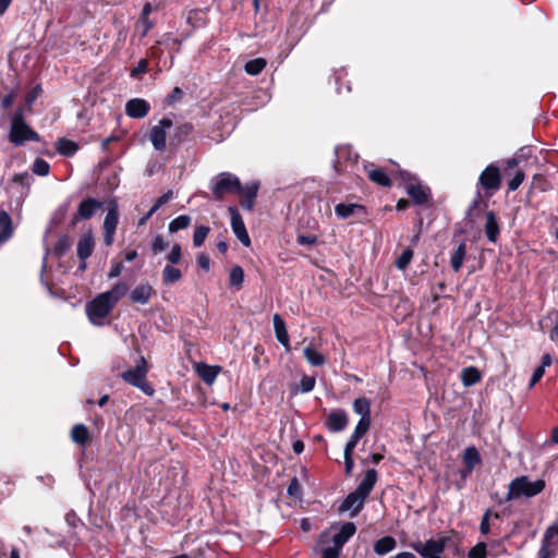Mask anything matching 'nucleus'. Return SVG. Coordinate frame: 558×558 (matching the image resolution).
Returning <instances> with one entry per match:
<instances>
[{"instance_id": "f8f14e48", "label": "nucleus", "mask_w": 558, "mask_h": 558, "mask_svg": "<svg viewBox=\"0 0 558 558\" xmlns=\"http://www.w3.org/2000/svg\"><path fill=\"white\" fill-rule=\"evenodd\" d=\"M119 222V213L116 205L109 207L104 220V243L111 246L114 242V233Z\"/></svg>"}, {"instance_id": "a19ab883", "label": "nucleus", "mask_w": 558, "mask_h": 558, "mask_svg": "<svg viewBox=\"0 0 558 558\" xmlns=\"http://www.w3.org/2000/svg\"><path fill=\"white\" fill-rule=\"evenodd\" d=\"M413 250L408 247L405 248L400 256L396 260V267L400 270H404L410 265L412 258H413Z\"/></svg>"}, {"instance_id": "e433bc0d", "label": "nucleus", "mask_w": 558, "mask_h": 558, "mask_svg": "<svg viewBox=\"0 0 558 558\" xmlns=\"http://www.w3.org/2000/svg\"><path fill=\"white\" fill-rule=\"evenodd\" d=\"M192 218L189 215H181L170 221L168 229L170 233H175L186 229L191 225Z\"/></svg>"}, {"instance_id": "7c9ffc66", "label": "nucleus", "mask_w": 558, "mask_h": 558, "mask_svg": "<svg viewBox=\"0 0 558 558\" xmlns=\"http://www.w3.org/2000/svg\"><path fill=\"white\" fill-rule=\"evenodd\" d=\"M555 545V541H553V529H547L544 533L542 545L537 554V558H549L550 557V547Z\"/></svg>"}, {"instance_id": "2eb2a0df", "label": "nucleus", "mask_w": 558, "mask_h": 558, "mask_svg": "<svg viewBox=\"0 0 558 558\" xmlns=\"http://www.w3.org/2000/svg\"><path fill=\"white\" fill-rule=\"evenodd\" d=\"M348 425V415L344 410L337 409L332 410L326 420V426L330 432L339 433L343 430Z\"/></svg>"}, {"instance_id": "72a5a7b5", "label": "nucleus", "mask_w": 558, "mask_h": 558, "mask_svg": "<svg viewBox=\"0 0 558 558\" xmlns=\"http://www.w3.org/2000/svg\"><path fill=\"white\" fill-rule=\"evenodd\" d=\"M356 209H363V206L359 204H344L340 203L335 207V213L338 218L347 219L352 216Z\"/></svg>"}, {"instance_id": "c03bdc74", "label": "nucleus", "mask_w": 558, "mask_h": 558, "mask_svg": "<svg viewBox=\"0 0 558 558\" xmlns=\"http://www.w3.org/2000/svg\"><path fill=\"white\" fill-rule=\"evenodd\" d=\"M182 258V250L179 243L172 245L170 252L167 254L166 259L168 265H178Z\"/></svg>"}, {"instance_id": "09e8293b", "label": "nucleus", "mask_w": 558, "mask_h": 558, "mask_svg": "<svg viewBox=\"0 0 558 558\" xmlns=\"http://www.w3.org/2000/svg\"><path fill=\"white\" fill-rule=\"evenodd\" d=\"M168 246H169L168 242L165 241L162 235H159V234L154 236L151 244H150L151 252L155 255L165 251L166 248H168Z\"/></svg>"}, {"instance_id": "680f3d73", "label": "nucleus", "mask_w": 558, "mask_h": 558, "mask_svg": "<svg viewBox=\"0 0 558 558\" xmlns=\"http://www.w3.org/2000/svg\"><path fill=\"white\" fill-rule=\"evenodd\" d=\"M41 92H43L41 85L38 84V85L34 86L26 95V104L28 106H32V104L39 97Z\"/></svg>"}, {"instance_id": "bb28decb", "label": "nucleus", "mask_w": 558, "mask_h": 558, "mask_svg": "<svg viewBox=\"0 0 558 558\" xmlns=\"http://www.w3.org/2000/svg\"><path fill=\"white\" fill-rule=\"evenodd\" d=\"M481 379H482V374L474 366H469L461 371V381L464 387H471V386L477 384L478 381H481Z\"/></svg>"}, {"instance_id": "9d476101", "label": "nucleus", "mask_w": 558, "mask_h": 558, "mask_svg": "<svg viewBox=\"0 0 558 558\" xmlns=\"http://www.w3.org/2000/svg\"><path fill=\"white\" fill-rule=\"evenodd\" d=\"M402 178L404 181L409 182L407 186V193L414 201V203L417 205L426 204L430 196L429 190L420 183L411 182L414 178H412L410 173L402 172Z\"/></svg>"}, {"instance_id": "0e129e2a", "label": "nucleus", "mask_w": 558, "mask_h": 558, "mask_svg": "<svg viewBox=\"0 0 558 558\" xmlns=\"http://www.w3.org/2000/svg\"><path fill=\"white\" fill-rule=\"evenodd\" d=\"M341 548H338L336 545L324 548L322 553V558H338Z\"/></svg>"}, {"instance_id": "a18cd8bd", "label": "nucleus", "mask_w": 558, "mask_h": 558, "mask_svg": "<svg viewBox=\"0 0 558 558\" xmlns=\"http://www.w3.org/2000/svg\"><path fill=\"white\" fill-rule=\"evenodd\" d=\"M71 246L70 239L66 234L61 235L56 245H54V254L58 256H62Z\"/></svg>"}, {"instance_id": "69168bd1", "label": "nucleus", "mask_w": 558, "mask_h": 558, "mask_svg": "<svg viewBox=\"0 0 558 558\" xmlns=\"http://www.w3.org/2000/svg\"><path fill=\"white\" fill-rule=\"evenodd\" d=\"M544 373H545V371L543 369V367L537 366L534 369L531 380H530V385H529L530 388L534 387L542 379V377L544 376Z\"/></svg>"}, {"instance_id": "2f4dec72", "label": "nucleus", "mask_w": 558, "mask_h": 558, "mask_svg": "<svg viewBox=\"0 0 558 558\" xmlns=\"http://www.w3.org/2000/svg\"><path fill=\"white\" fill-rule=\"evenodd\" d=\"M304 357L312 366H322L326 362V357L313 347L308 345L303 350Z\"/></svg>"}, {"instance_id": "8fccbe9b", "label": "nucleus", "mask_w": 558, "mask_h": 558, "mask_svg": "<svg viewBox=\"0 0 558 558\" xmlns=\"http://www.w3.org/2000/svg\"><path fill=\"white\" fill-rule=\"evenodd\" d=\"M316 384V379L313 376L304 375L300 381V391L302 393L311 392Z\"/></svg>"}, {"instance_id": "4d7b16f0", "label": "nucleus", "mask_w": 558, "mask_h": 558, "mask_svg": "<svg viewBox=\"0 0 558 558\" xmlns=\"http://www.w3.org/2000/svg\"><path fill=\"white\" fill-rule=\"evenodd\" d=\"M287 494L290 496V497H293V498H300L301 497V486L299 484V481L296 477H293L291 481H290V484L287 488Z\"/></svg>"}, {"instance_id": "37998d69", "label": "nucleus", "mask_w": 558, "mask_h": 558, "mask_svg": "<svg viewBox=\"0 0 558 558\" xmlns=\"http://www.w3.org/2000/svg\"><path fill=\"white\" fill-rule=\"evenodd\" d=\"M32 171L40 177L49 174L50 165L43 158H36L32 166Z\"/></svg>"}, {"instance_id": "0eeeda50", "label": "nucleus", "mask_w": 558, "mask_h": 558, "mask_svg": "<svg viewBox=\"0 0 558 558\" xmlns=\"http://www.w3.org/2000/svg\"><path fill=\"white\" fill-rule=\"evenodd\" d=\"M173 125L171 119L165 117L149 132V140L157 151H163L167 146V131Z\"/></svg>"}, {"instance_id": "c9c22d12", "label": "nucleus", "mask_w": 558, "mask_h": 558, "mask_svg": "<svg viewBox=\"0 0 558 558\" xmlns=\"http://www.w3.org/2000/svg\"><path fill=\"white\" fill-rule=\"evenodd\" d=\"M88 429L83 424H76L71 432V438L75 444L85 445L88 440Z\"/></svg>"}, {"instance_id": "dca6fc26", "label": "nucleus", "mask_w": 558, "mask_h": 558, "mask_svg": "<svg viewBox=\"0 0 558 558\" xmlns=\"http://www.w3.org/2000/svg\"><path fill=\"white\" fill-rule=\"evenodd\" d=\"M272 320L277 340L284 347L286 352H290L291 345L284 320L279 314H275Z\"/></svg>"}, {"instance_id": "49530a36", "label": "nucleus", "mask_w": 558, "mask_h": 558, "mask_svg": "<svg viewBox=\"0 0 558 558\" xmlns=\"http://www.w3.org/2000/svg\"><path fill=\"white\" fill-rule=\"evenodd\" d=\"M469 558H486L487 557V547L484 542L477 543L474 547H472L468 554Z\"/></svg>"}, {"instance_id": "a878e982", "label": "nucleus", "mask_w": 558, "mask_h": 558, "mask_svg": "<svg viewBox=\"0 0 558 558\" xmlns=\"http://www.w3.org/2000/svg\"><path fill=\"white\" fill-rule=\"evenodd\" d=\"M353 411L361 415L360 420H364L366 424H371V402L366 398H357L353 402Z\"/></svg>"}, {"instance_id": "f03ea898", "label": "nucleus", "mask_w": 558, "mask_h": 558, "mask_svg": "<svg viewBox=\"0 0 558 558\" xmlns=\"http://www.w3.org/2000/svg\"><path fill=\"white\" fill-rule=\"evenodd\" d=\"M546 484L544 480L531 481L529 476L521 475L513 478L509 486L506 495V501L519 499L521 497L532 498L541 494Z\"/></svg>"}, {"instance_id": "864d4df0", "label": "nucleus", "mask_w": 558, "mask_h": 558, "mask_svg": "<svg viewBox=\"0 0 558 558\" xmlns=\"http://www.w3.org/2000/svg\"><path fill=\"white\" fill-rule=\"evenodd\" d=\"M525 179V174L523 170H517L513 178L508 183L509 191L513 192L519 189V186L522 184V182Z\"/></svg>"}, {"instance_id": "7ed1b4c3", "label": "nucleus", "mask_w": 558, "mask_h": 558, "mask_svg": "<svg viewBox=\"0 0 558 558\" xmlns=\"http://www.w3.org/2000/svg\"><path fill=\"white\" fill-rule=\"evenodd\" d=\"M39 134L26 124L24 111L19 108L11 118L9 141L15 146H22L27 141L38 142Z\"/></svg>"}, {"instance_id": "13d9d810", "label": "nucleus", "mask_w": 558, "mask_h": 558, "mask_svg": "<svg viewBox=\"0 0 558 558\" xmlns=\"http://www.w3.org/2000/svg\"><path fill=\"white\" fill-rule=\"evenodd\" d=\"M354 468L353 451L344 450V471L347 475H351Z\"/></svg>"}, {"instance_id": "20e7f679", "label": "nucleus", "mask_w": 558, "mask_h": 558, "mask_svg": "<svg viewBox=\"0 0 558 558\" xmlns=\"http://www.w3.org/2000/svg\"><path fill=\"white\" fill-rule=\"evenodd\" d=\"M148 366L144 356H140L136 365L121 373V378L129 385L138 388L146 396L155 393L154 387L147 381Z\"/></svg>"}, {"instance_id": "052dcab7", "label": "nucleus", "mask_w": 558, "mask_h": 558, "mask_svg": "<svg viewBox=\"0 0 558 558\" xmlns=\"http://www.w3.org/2000/svg\"><path fill=\"white\" fill-rule=\"evenodd\" d=\"M489 517H490V510L487 509L484 512L482 520H481V524H480V531L484 535L488 534L490 531Z\"/></svg>"}, {"instance_id": "412c9836", "label": "nucleus", "mask_w": 558, "mask_h": 558, "mask_svg": "<svg viewBox=\"0 0 558 558\" xmlns=\"http://www.w3.org/2000/svg\"><path fill=\"white\" fill-rule=\"evenodd\" d=\"M369 426L371 424H366L364 420H360L350 439L348 440L344 450L354 451V448L356 447L359 440L367 433Z\"/></svg>"}, {"instance_id": "58836bf2", "label": "nucleus", "mask_w": 558, "mask_h": 558, "mask_svg": "<svg viewBox=\"0 0 558 558\" xmlns=\"http://www.w3.org/2000/svg\"><path fill=\"white\" fill-rule=\"evenodd\" d=\"M258 189H259L258 182L254 181V182L246 184L245 186L241 185V187L236 192V194L241 195L243 198L255 199V197L257 196V193H258Z\"/></svg>"}, {"instance_id": "4468645a", "label": "nucleus", "mask_w": 558, "mask_h": 558, "mask_svg": "<svg viewBox=\"0 0 558 558\" xmlns=\"http://www.w3.org/2000/svg\"><path fill=\"white\" fill-rule=\"evenodd\" d=\"M150 111V105L143 98H133L126 101L125 112L130 118L142 119Z\"/></svg>"}, {"instance_id": "c756f323", "label": "nucleus", "mask_w": 558, "mask_h": 558, "mask_svg": "<svg viewBox=\"0 0 558 558\" xmlns=\"http://www.w3.org/2000/svg\"><path fill=\"white\" fill-rule=\"evenodd\" d=\"M465 256H466V245L464 242H462L458 245V247L454 250V252L452 253V255L450 257V266L452 267V269L456 272H458L461 269L463 262L465 259Z\"/></svg>"}, {"instance_id": "b1692460", "label": "nucleus", "mask_w": 558, "mask_h": 558, "mask_svg": "<svg viewBox=\"0 0 558 558\" xmlns=\"http://www.w3.org/2000/svg\"><path fill=\"white\" fill-rule=\"evenodd\" d=\"M197 374L202 378V380L207 385H213L216 380L219 372L221 371L220 366H210L207 364H199L197 366Z\"/></svg>"}, {"instance_id": "1a4fd4ad", "label": "nucleus", "mask_w": 558, "mask_h": 558, "mask_svg": "<svg viewBox=\"0 0 558 558\" xmlns=\"http://www.w3.org/2000/svg\"><path fill=\"white\" fill-rule=\"evenodd\" d=\"M228 210L230 213L231 229L234 235L245 247L251 246L250 235L247 233L246 227L238 208L231 206L228 208Z\"/></svg>"}, {"instance_id": "a211bd4d", "label": "nucleus", "mask_w": 558, "mask_h": 558, "mask_svg": "<svg viewBox=\"0 0 558 558\" xmlns=\"http://www.w3.org/2000/svg\"><path fill=\"white\" fill-rule=\"evenodd\" d=\"M486 222L484 226L486 238L489 242L496 243L500 232L497 216L493 210L485 214Z\"/></svg>"}, {"instance_id": "5701e85b", "label": "nucleus", "mask_w": 558, "mask_h": 558, "mask_svg": "<svg viewBox=\"0 0 558 558\" xmlns=\"http://www.w3.org/2000/svg\"><path fill=\"white\" fill-rule=\"evenodd\" d=\"M396 547V538L389 535L377 539L373 546L375 554H377L378 556H385L395 550Z\"/></svg>"}, {"instance_id": "e2e57ef3", "label": "nucleus", "mask_w": 558, "mask_h": 558, "mask_svg": "<svg viewBox=\"0 0 558 558\" xmlns=\"http://www.w3.org/2000/svg\"><path fill=\"white\" fill-rule=\"evenodd\" d=\"M197 265L205 271H208L210 268V258L206 253H199L197 255Z\"/></svg>"}, {"instance_id": "ea45409f", "label": "nucleus", "mask_w": 558, "mask_h": 558, "mask_svg": "<svg viewBox=\"0 0 558 558\" xmlns=\"http://www.w3.org/2000/svg\"><path fill=\"white\" fill-rule=\"evenodd\" d=\"M209 231L210 229L207 226H197L193 234V245L195 247H201L204 244Z\"/></svg>"}, {"instance_id": "6e6552de", "label": "nucleus", "mask_w": 558, "mask_h": 558, "mask_svg": "<svg viewBox=\"0 0 558 558\" xmlns=\"http://www.w3.org/2000/svg\"><path fill=\"white\" fill-rule=\"evenodd\" d=\"M102 202L94 197L85 198L80 203L77 207V213L73 216L71 220V226L74 227L81 219H90L95 215V213L102 207Z\"/></svg>"}, {"instance_id": "338daca9", "label": "nucleus", "mask_w": 558, "mask_h": 558, "mask_svg": "<svg viewBox=\"0 0 558 558\" xmlns=\"http://www.w3.org/2000/svg\"><path fill=\"white\" fill-rule=\"evenodd\" d=\"M183 96V92L179 87H174L171 94L168 96V102L172 104L177 100H180Z\"/></svg>"}, {"instance_id": "603ef678", "label": "nucleus", "mask_w": 558, "mask_h": 558, "mask_svg": "<svg viewBox=\"0 0 558 558\" xmlns=\"http://www.w3.org/2000/svg\"><path fill=\"white\" fill-rule=\"evenodd\" d=\"M147 69H148V61L146 59H141L137 62L136 66H134L131 70L130 76L133 78H138V77H141L142 74L147 72Z\"/></svg>"}, {"instance_id": "423d86ee", "label": "nucleus", "mask_w": 558, "mask_h": 558, "mask_svg": "<svg viewBox=\"0 0 558 558\" xmlns=\"http://www.w3.org/2000/svg\"><path fill=\"white\" fill-rule=\"evenodd\" d=\"M449 541L450 537L441 536L437 539L430 538L424 543H412L411 548L422 558H441V554L445 551L446 545Z\"/></svg>"}, {"instance_id": "3c124183", "label": "nucleus", "mask_w": 558, "mask_h": 558, "mask_svg": "<svg viewBox=\"0 0 558 558\" xmlns=\"http://www.w3.org/2000/svg\"><path fill=\"white\" fill-rule=\"evenodd\" d=\"M151 28L153 22L149 19H138L136 31L140 33L141 37H146Z\"/></svg>"}, {"instance_id": "774afa93", "label": "nucleus", "mask_w": 558, "mask_h": 558, "mask_svg": "<svg viewBox=\"0 0 558 558\" xmlns=\"http://www.w3.org/2000/svg\"><path fill=\"white\" fill-rule=\"evenodd\" d=\"M13 104V94L10 93L8 95H5L2 99H1V107L3 109H8L9 107H11Z\"/></svg>"}, {"instance_id": "79ce46f5", "label": "nucleus", "mask_w": 558, "mask_h": 558, "mask_svg": "<svg viewBox=\"0 0 558 558\" xmlns=\"http://www.w3.org/2000/svg\"><path fill=\"white\" fill-rule=\"evenodd\" d=\"M244 280V271L241 266L235 265L230 270L229 281L230 286L240 287Z\"/></svg>"}, {"instance_id": "ddd939ff", "label": "nucleus", "mask_w": 558, "mask_h": 558, "mask_svg": "<svg viewBox=\"0 0 558 558\" xmlns=\"http://www.w3.org/2000/svg\"><path fill=\"white\" fill-rule=\"evenodd\" d=\"M366 497L356 489L350 493L339 506L340 512L350 511V517L354 518L363 508Z\"/></svg>"}, {"instance_id": "de8ad7c7", "label": "nucleus", "mask_w": 558, "mask_h": 558, "mask_svg": "<svg viewBox=\"0 0 558 558\" xmlns=\"http://www.w3.org/2000/svg\"><path fill=\"white\" fill-rule=\"evenodd\" d=\"M192 125L190 123H183L177 128L174 138L178 143L185 141L192 132Z\"/></svg>"}, {"instance_id": "c85d7f7f", "label": "nucleus", "mask_w": 558, "mask_h": 558, "mask_svg": "<svg viewBox=\"0 0 558 558\" xmlns=\"http://www.w3.org/2000/svg\"><path fill=\"white\" fill-rule=\"evenodd\" d=\"M162 283L166 286H171L182 278V271L173 266V265H166L161 272Z\"/></svg>"}, {"instance_id": "4c0bfd02", "label": "nucleus", "mask_w": 558, "mask_h": 558, "mask_svg": "<svg viewBox=\"0 0 558 558\" xmlns=\"http://www.w3.org/2000/svg\"><path fill=\"white\" fill-rule=\"evenodd\" d=\"M368 178L371 181L381 186H389L391 183L388 174L381 169H372L368 172Z\"/></svg>"}, {"instance_id": "9b49d317", "label": "nucleus", "mask_w": 558, "mask_h": 558, "mask_svg": "<svg viewBox=\"0 0 558 558\" xmlns=\"http://www.w3.org/2000/svg\"><path fill=\"white\" fill-rule=\"evenodd\" d=\"M478 183L486 191L495 192L499 190L501 183L499 168L493 163L487 166L481 173Z\"/></svg>"}, {"instance_id": "5fc2aeb1", "label": "nucleus", "mask_w": 558, "mask_h": 558, "mask_svg": "<svg viewBox=\"0 0 558 558\" xmlns=\"http://www.w3.org/2000/svg\"><path fill=\"white\" fill-rule=\"evenodd\" d=\"M172 196H173L172 191H168L165 194H162L161 196H159L156 199L155 204L151 206L150 214H155L162 205L168 203L172 198Z\"/></svg>"}, {"instance_id": "6e6d98bb", "label": "nucleus", "mask_w": 558, "mask_h": 558, "mask_svg": "<svg viewBox=\"0 0 558 558\" xmlns=\"http://www.w3.org/2000/svg\"><path fill=\"white\" fill-rule=\"evenodd\" d=\"M317 235L315 234H298L296 243L303 246H312L317 243Z\"/></svg>"}, {"instance_id": "aec40b11", "label": "nucleus", "mask_w": 558, "mask_h": 558, "mask_svg": "<svg viewBox=\"0 0 558 558\" xmlns=\"http://www.w3.org/2000/svg\"><path fill=\"white\" fill-rule=\"evenodd\" d=\"M94 238L92 232H86L77 242L76 252L80 259H87L94 252Z\"/></svg>"}, {"instance_id": "4be33fe9", "label": "nucleus", "mask_w": 558, "mask_h": 558, "mask_svg": "<svg viewBox=\"0 0 558 558\" xmlns=\"http://www.w3.org/2000/svg\"><path fill=\"white\" fill-rule=\"evenodd\" d=\"M377 482V472L375 469H369L366 471L365 476L361 481V483L357 485L356 490L365 496L371 494L372 489L374 488L375 484Z\"/></svg>"}, {"instance_id": "cd10ccee", "label": "nucleus", "mask_w": 558, "mask_h": 558, "mask_svg": "<svg viewBox=\"0 0 558 558\" xmlns=\"http://www.w3.org/2000/svg\"><path fill=\"white\" fill-rule=\"evenodd\" d=\"M481 462V457L475 447H468L463 453V463L466 468V473H471L475 466Z\"/></svg>"}, {"instance_id": "bf43d9fd", "label": "nucleus", "mask_w": 558, "mask_h": 558, "mask_svg": "<svg viewBox=\"0 0 558 558\" xmlns=\"http://www.w3.org/2000/svg\"><path fill=\"white\" fill-rule=\"evenodd\" d=\"M122 270H123V264L121 262L112 260L110 270L108 272V278L109 279L118 278L122 274Z\"/></svg>"}, {"instance_id": "393cba45", "label": "nucleus", "mask_w": 558, "mask_h": 558, "mask_svg": "<svg viewBox=\"0 0 558 558\" xmlns=\"http://www.w3.org/2000/svg\"><path fill=\"white\" fill-rule=\"evenodd\" d=\"M0 244L7 242L13 234L11 216L5 210H0Z\"/></svg>"}, {"instance_id": "6ab92c4d", "label": "nucleus", "mask_w": 558, "mask_h": 558, "mask_svg": "<svg viewBox=\"0 0 558 558\" xmlns=\"http://www.w3.org/2000/svg\"><path fill=\"white\" fill-rule=\"evenodd\" d=\"M356 525L353 522H345L341 525L338 533L332 537V543L338 548H342L343 545L355 534Z\"/></svg>"}, {"instance_id": "473e14b6", "label": "nucleus", "mask_w": 558, "mask_h": 558, "mask_svg": "<svg viewBox=\"0 0 558 558\" xmlns=\"http://www.w3.org/2000/svg\"><path fill=\"white\" fill-rule=\"evenodd\" d=\"M57 150L60 155L71 157L78 150V145L66 138H60L57 143Z\"/></svg>"}, {"instance_id": "f704fd0d", "label": "nucleus", "mask_w": 558, "mask_h": 558, "mask_svg": "<svg viewBox=\"0 0 558 558\" xmlns=\"http://www.w3.org/2000/svg\"><path fill=\"white\" fill-rule=\"evenodd\" d=\"M267 65V61L264 58H255L252 60H248L245 65L244 70L250 75H258Z\"/></svg>"}, {"instance_id": "39448f33", "label": "nucleus", "mask_w": 558, "mask_h": 558, "mask_svg": "<svg viewBox=\"0 0 558 558\" xmlns=\"http://www.w3.org/2000/svg\"><path fill=\"white\" fill-rule=\"evenodd\" d=\"M209 186L214 199L222 201L227 194H236L241 187V181L231 172H220L210 180Z\"/></svg>"}, {"instance_id": "f257e3e1", "label": "nucleus", "mask_w": 558, "mask_h": 558, "mask_svg": "<svg viewBox=\"0 0 558 558\" xmlns=\"http://www.w3.org/2000/svg\"><path fill=\"white\" fill-rule=\"evenodd\" d=\"M128 291L129 286L121 281L116 283L109 291L99 293L92 301L87 302L86 314L89 322L95 326L105 325L106 317Z\"/></svg>"}, {"instance_id": "f3484780", "label": "nucleus", "mask_w": 558, "mask_h": 558, "mask_svg": "<svg viewBox=\"0 0 558 558\" xmlns=\"http://www.w3.org/2000/svg\"><path fill=\"white\" fill-rule=\"evenodd\" d=\"M154 293L153 287L148 283H141L136 286L130 293V300L133 303L145 305L149 302Z\"/></svg>"}]
</instances>
